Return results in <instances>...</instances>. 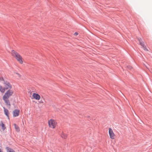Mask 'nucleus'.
<instances>
[{"mask_svg":"<svg viewBox=\"0 0 152 152\" xmlns=\"http://www.w3.org/2000/svg\"><path fill=\"white\" fill-rule=\"evenodd\" d=\"M109 133L110 138L112 139H114L115 137V134L111 128L109 129Z\"/></svg>","mask_w":152,"mask_h":152,"instance_id":"obj_4","label":"nucleus"},{"mask_svg":"<svg viewBox=\"0 0 152 152\" xmlns=\"http://www.w3.org/2000/svg\"><path fill=\"white\" fill-rule=\"evenodd\" d=\"M4 112L5 114L7 116V117L9 119V112L8 110L5 108L4 107Z\"/></svg>","mask_w":152,"mask_h":152,"instance_id":"obj_8","label":"nucleus"},{"mask_svg":"<svg viewBox=\"0 0 152 152\" xmlns=\"http://www.w3.org/2000/svg\"><path fill=\"white\" fill-rule=\"evenodd\" d=\"M78 33L77 32H75L74 34V35H78Z\"/></svg>","mask_w":152,"mask_h":152,"instance_id":"obj_15","label":"nucleus"},{"mask_svg":"<svg viewBox=\"0 0 152 152\" xmlns=\"http://www.w3.org/2000/svg\"><path fill=\"white\" fill-rule=\"evenodd\" d=\"M39 103L40 104H43V101L42 100H41L39 102Z\"/></svg>","mask_w":152,"mask_h":152,"instance_id":"obj_14","label":"nucleus"},{"mask_svg":"<svg viewBox=\"0 0 152 152\" xmlns=\"http://www.w3.org/2000/svg\"><path fill=\"white\" fill-rule=\"evenodd\" d=\"M138 40L140 42V45L146 51H148V50L147 49L146 46L144 44V42L142 41V39L141 38H139L138 39Z\"/></svg>","mask_w":152,"mask_h":152,"instance_id":"obj_6","label":"nucleus"},{"mask_svg":"<svg viewBox=\"0 0 152 152\" xmlns=\"http://www.w3.org/2000/svg\"><path fill=\"white\" fill-rule=\"evenodd\" d=\"M14 126L16 131L18 132H19L20 131V129L19 126L15 124H14Z\"/></svg>","mask_w":152,"mask_h":152,"instance_id":"obj_10","label":"nucleus"},{"mask_svg":"<svg viewBox=\"0 0 152 152\" xmlns=\"http://www.w3.org/2000/svg\"><path fill=\"white\" fill-rule=\"evenodd\" d=\"M32 96V99H34L37 100H39L41 98L40 95L38 94L35 93H33Z\"/></svg>","mask_w":152,"mask_h":152,"instance_id":"obj_5","label":"nucleus"},{"mask_svg":"<svg viewBox=\"0 0 152 152\" xmlns=\"http://www.w3.org/2000/svg\"><path fill=\"white\" fill-rule=\"evenodd\" d=\"M11 54L14 57L18 62L20 64L23 63L24 60L22 56L17 52L12 50L11 52Z\"/></svg>","mask_w":152,"mask_h":152,"instance_id":"obj_2","label":"nucleus"},{"mask_svg":"<svg viewBox=\"0 0 152 152\" xmlns=\"http://www.w3.org/2000/svg\"><path fill=\"white\" fill-rule=\"evenodd\" d=\"M14 74L15 76L18 78H19L21 77L20 75L18 73L14 72Z\"/></svg>","mask_w":152,"mask_h":152,"instance_id":"obj_11","label":"nucleus"},{"mask_svg":"<svg viewBox=\"0 0 152 152\" xmlns=\"http://www.w3.org/2000/svg\"><path fill=\"white\" fill-rule=\"evenodd\" d=\"M3 85V87L0 85V91L4 93L6 90H8L3 96V99L6 104L9 106L10 107L11 104L9 99L14 93L13 91L11 89L12 86L9 82L7 81L4 82Z\"/></svg>","mask_w":152,"mask_h":152,"instance_id":"obj_1","label":"nucleus"},{"mask_svg":"<svg viewBox=\"0 0 152 152\" xmlns=\"http://www.w3.org/2000/svg\"><path fill=\"white\" fill-rule=\"evenodd\" d=\"M0 126L1 127L2 129L3 130H4L5 129L6 127L5 125L2 121L1 122Z\"/></svg>","mask_w":152,"mask_h":152,"instance_id":"obj_12","label":"nucleus"},{"mask_svg":"<svg viewBox=\"0 0 152 152\" xmlns=\"http://www.w3.org/2000/svg\"><path fill=\"white\" fill-rule=\"evenodd\" d=\"M0 152H3L1 149H0Z\"/></svg>","mask_w":152,"mask_h":152,"instance_id":"obj_16","label":"nucleus"},{"mask_svg":"<svg viewBox=\"0 0 152 152\" xmlns=\"http://www.w3.org/2000/svg\"><path fill=\"white\" fill-rule=\"evenodd\" d=\"M7 152H15L12 149L8 147L6 148Z\"/></svg>","mask_w":152,"mask_h":152,"instance_id":"obj_13","label":"nucleus"},{"mask_svg":"<svg viewBox=\"0 0 152 152\" xmlns=\"http://www.w3.org/2000/svg\"><path fill=\"white\" fill-rule=\"evenodd\" d=\"M13 115L14 117L18 116L20 113V110L18 109H15L12 112Z\"/></svg>","mask_w":152,"mask_h":152,"instance_id":"obj_7","label":"nucleus"},{"mask_svg":"<svg viewBox=\"0 0 152 152\" xmlns=\"http://www.w3.org/2000/svg\"><path fill=\"white\" fill-rule=\"evenodd\" d=\"M48 123L49 127L52 129H55L57 125V121L53 119H50L49 120Z\"/></svg>","mask_w":152,"mask_h":152,"instance_id":"obj_3","label":"nucleus"},{"mask_svg":"<svg viewBox=\"0 0 152 152\" xmlns=\"http://www.w3.org/2000/svg\"><path fill=\"white\" fill-rule=\"evenodd\" d=\"M61 136L62 138L66 139L67 138V134L64 133V132H62L61 134Z\"/></svg>","mask_w":152,"mask_h":152,"instance_id":"obj_9","label":"nucleus"}]
</instances>
